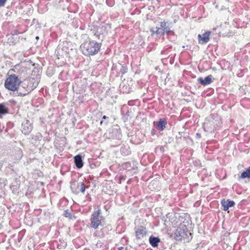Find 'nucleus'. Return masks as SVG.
Returning <instances> with one entry per match:
<instances>
[{"mask_svg": "<svg viewBox=\"0 0 250 250\" xmlns=\"http://www.w3.org/2000/svg\"><path fill=\"white\" fill-rule=\"evenodd\" d=\"M15 34H18L17 32H15Z\"/></svg>", "mask_w": 250, "mask_h": 250, "instance_id": "nucleus-34", "label": "nucleus"}, {"mask_svg": "<svg viewBox=\"0 0 250 250\" xmlns=\"http://www.w3.org/2000/svg\"><path fill=\"white\" fill-rule=\"evenodd\" d=\"M2 131V130L1 129H0V133Z\"/></svg>", "mask_w": 250, "mask_h": 250, "instance_id": "nucleus-33", "label": "nucleus"}, {"mask_svg": "<svg viewBox=\"0 0 250 250\" xmlns=\"http://www.w3.org/2000/svg\"><path fill=\"white\" fill-rule=\"evenodd\" d=\"M21 83V81L15 74L9 76L5 82L4 85L6 88L12 90H17Z\"/></svg>", "mask_w": 250, "mask_h": 250, "instance_id": "nucleus-4", "label": "nucleus"}, {"mask_svg": "<svg viewBox=\"0 0 250 250\" xmlns=\"http://www.w3.org/2000/svg\"><path fill=\"white\" fill-rule=\"evenodd\" d=\"M175 238L179 241L183 239L187 242L189 241L192 237L191 233L188 231L185 225L181 224L176 229L175 232Z\"/></svg>", "mask_w": 250, "mask_h": 250, "instance_id": "nucleus-3", "label": "nucleus"}, {"mask_svg": "<svg viewBox=\"0 0 250 250\" xmlns=\"http://www.w3.org/2000/svg\"><path fill=\"white\" fill-rule=\"evenodd\" d=\"M158 27H156L155 28H152L150 29V32L152 33V34H153L154 33H156L157 34H161L160 33H158L156 32L157 29H158Z\"/></svg>", "mask_w": 250, "mask_h": 250, "instance_id": "nucleus-27", "label": "nucleus"}, {"mask_svg": "<svg viewBox=\"0 0 250 250\" xmlns=\"http://www.w3.org/2000/svg\"><path fill=\"white\" fill-rule=\"evenodd\" d=\"M215 117H217V116L215 114H211L210 116L206 119L204 124V129L205 131L207 132H212L214 130L215 128L214 120Z\"/></svg>", "mask_w": 250, "mask_h": 250, "instance_id": "nucleus-6", "label": "nucleus"}, {"mask_svg": "<svg viewBox=\"0 0 250 250\" xmlns=\"http://www.w3.org/2000/svg\"><path fill=\"white\" fill-rule=\"evenodd\" d=\"M172 47L170 45L166 46L163 50L161 51V54L164 55L166 57H173L175 55V54H172L171 53L172 51Z\"/></svg>", "mask_w": 250, "mask_h": 250, "instance_id": "nucleus-16", "label": "nucleus"}, {"mask_svg": "<svg viewBox=\"0 0 250 250\" xmlns=\"http://www.w3.org/2000/svg\"><path fill=\"white\" fill-rule=\"evenodd\" d=\"M127 68L126 66H125L124 65L122 66V67L120 70V72L122 74H124L127 72Z\"/></svg>", "mask_w": 250, "mask_h": 250, "instance_id": "nucleus-25", "label": "nucleus"}, {"mask_svg": "<svg viewBox=\"0 0 250 250\" xmlns=\"http://www.w3.org/2000/svg\"><path fill=\"white\" fill-rule=\"evenodd\" d=\"M146 229L143 226H139L135 230L136 237L138 239L143 238L146 235Z\"/></svg>", "mask_w": 250, "mask_h": 250, "instance_id": "nucleus-13", "label": "nucleus"}, {"mask_svg": "<svg viewBox=\"0 0 250 250\" xmlns=\"http://www.w3.org/2000/svg\"><path fill=\"white\" fill-rule=\"evenodd\" d=\"M198 81L202 85H206L209 84L212 82V76L208 75L205 77V79H203L201 77L199 78L198 79Z\"/></svg>", "mask_w": 250, "mask_h": 250, "instance_id": "nucleus-17", "label": "nucleus"}, {"mask_svg": "<svg viewBox=\"0 0 250 250\" xmlns=\"http://www.w3.org/2000/svg\"><path fill=\"white\" fill-rule=\"evenodd\" d=\"M221 203L225 211L228 210L229 207H233L235 205V202L233 201H231L229 199L227 200L225 199L222 200Z\"/></svg>", "mask_w": 250, "mask_h": 250, "instance_id": "nucleus-15", "label": "nucleus"}, {"mask_svg": "<svg viewBox=\"0 0 250 250\" xmlns=\"http://www.w3.org/2000/svg\"><path fill=\"white\" fill-rule=\"evenodd\" d=\"M42 136L41 133H37L32 138L33 143L35 145H38L40 141L42 139Z\"/></svg>", "mask_w": 250, "mask_h": 250, "instance_id": "nucleus-20", "label": "nucleus"}, {"mask_svg": "<svg viewBox=\"0 0 250 250\" xmlns=\"http://www.w3.org/2000/svg\"><path fill=\"white\" fill-rule=\"evenodd\" d=\"M170 28L167 25V23L165 21L161 22L160 27L157 29L156 32L158 33H160L161 35L166 33H168L170 32Z\"/></svg>", "mask_w": 250, "mask_h": 250, "instance_id": "nucleus-12", "label": "nucleus"}, {"mask_svg": "<svg viewBox=\"0 0 250 250\" xmlns=\"http://www.w3.org/2000/svg\"><path fill=\"white\" fill-rule=\"evenodd\" d=\"M101 214V210L98 209L96 211H94L90 219L91 220V227L95 229H97L100 226H102V222L100 218Z\"/></svg>", "mask_w": 250, "mask_h": 250, "instance_id": "nucleus-5", "label": "nucleus"}, {"mask_svg": "<svg viewBox=\"0 0 250 250\" xmlns=\"http://www.w3.org/2000/svg\"><path fill=\"white\" fill-rule=\"evenodd\" d=\"M210 31H207L202 35L199 34L198 35V42L199 43L205 44L209 40V36L210 35Z\"/></svg>", "mask_w": 250, "mask_h": 250, "instance_id": "nucleus-11", "label": "nucleus"}, {"mask_svg": "<svg viewBox=\"0 0 250 250\" xmlns=\"http://www.w3.org/2000/svg\"><path fill=\"white\" fill-rule=\"evenodd\" d=\"M123 168L124 169L129 170L131 169V166L129 162H126L123 164Z\"/></svg>", "mask_w": 250, "mask_h": 250, "instance_id": "nucleus-24", "label": "nucleus"}, {"mask_svg": "<svg viewBox=\"0 0 250 250\" xmlns=\"http://www.w3.org/2000/svg\"><path fill=\"white\" fill-rule=\"evenodd\" d=\"M33 129L32 122L29 120L24 121L21 125V130L23 134H28Z\"/></svg>", "mask_w": 250, "mask_h": 250, "instance_id": "nucleus-8", "label": "nucleus"}, {"mask_svg": "<svg viewBox=\"0 0 250 250\" xmlns=\"http://www.w3.org/2000/svg\"><path fill=\"white\" fill-rule=\"evenodd\" d=\"M15 34H18L17 32H15Z\"/></svg>", "mask_w": 250, "mask_h": 250, "instance_id": "nucleus-35", "label": "nucleus"}, {"mask_svg": "<svg viewBox=\"0 0 250 250\" xmlns=\"http://www.w3.org/2000/svg\"><path fill=\"white\" fill-rule=\"evenodd\" d=\"M8 112V108L4 103L0 104V114H5Z\"/></svg>", "mask_w": 250, "mask_h": 250, "instance_id": "nucleus-22", "label": "nucleus"}, {"mask_svg": "<svg viewBox=\"0 0 250 250\" xmlns=\"http://www.w3.org/2000/svg\"><path fill=\"white\" fill-rule=\"evenodd\" d=\"M95 36H97V37H99V39H100V35H98L97 33H95Z\"/></svg>", "mask_w": 250, "mask_h": 250, "instance_id": "nucleus-31", "label": "nucleus"}, {"mask_svg": "<svg viewBox=\"0 0 250 250\" xmlns=\"http://www.w3.org/2000/svg\"><path fill=\"white\" fill-rule=\"evenodd\" d=\"M106 3L109 6H112L114 5V1L113 0H106Z\"/></svg>", "mask_w": 250, "mask_h": 250, "instance_id": "nucleus-26", "label": "nucleus"}, {"mask_svg": "<svg viewBox=\"0 0 250 250\" xmlns=\"http://www.w3.org/2000/svg\"><path fill=\"white\" fill-rule=\"evenodd\" d=\"M101 47V43L90 40H86L83 43L81 48L83 54L86 56L94 55L97 54Z\"/></svg>", "mask_w": 250, "mask_h": 250, "instance_id": "nucleus-2", "label": "nucleus"}, {"mask_svg": "<svg viewBox=\"0 0 250 250\" xmlns=\"http://www.w3.org/2000/svg\"><path fill=\"white\" fill-rule=\"evenodd\" d=\"M107 118H108V117H106V116H105V115H104V116L103 117V118H102V119H107Z\"/></svg>", "mask_w": 250, "mask_h": 250, "instance_id": "nucleus-30", "label": "nucleus"}, {"mask_svg": "<svg viewBox=\"0 0 250 250\" xmlns=\"http://www.w3.org/2000/svg\"><path fill=\"white\" fill-rule=\"evenodd\" d=\"M112 136L117 139L120 140L122 138V135L121 129L118 125H115L112 129Z\"/></svg>", "mask_w": 250, "mask_h": 250, "instance_id": "nucleus-14", "label": "nucleus"}, {"mask_svg": "<svg viewBox=\"0 0 250 250\" xmlns=\"http://www.w3.org/2000/svg\"><path fill=\"white\" fill-rule=\"evenodd\" d=\"M10 188L14 194H16L19 192V186L18 185H12L10 186Z\"/></svg>", "mask_w": 250, "mask_h": 250, "instance_id": "nucleus-23", "label": "nucleus"}, {"mask_svg": "<svg viewBox=\"0 0 250 250\" xmlns=\"http://www.w3.org/2000/svg\"><path fill=\"white\" fill-rule=\"evenodd\" d=\"M7 0H0V7L3 6L5 5Z\"/></svg>", "mask_w": 250, "mask_h": 250, "instance_id": "nucleus-28", "label": "nucleus"}, {"mask_svg": "<svg viewBox=\"0 0 250 250\" xmlns=\"http://www.w3.org/2000/svg\"><path fill=\"white\" fill-rule=\"evenodd\" d=\"M40 79V76L38 75L35 78H28L21 82L20 91L18 95L25 96L31 92L38 85Z\"/></svg>", "mask_w": 250, "mask_h": 250, "instance_id": "nucleus-1", "label": "nucleus"}, {"mask_svg": "<svg viewBox=\"0 0 250 250\" xmlns=\"http://www.w3.org/2000/svg\"><path fill=\"white\" fill-rule=\"evenodd\" d=\"M74 162L76 167L78 168H81L83 165L82 156L80 155H77L74 158Z\"/></svg>", "mask_w": 250, "mask_h": 250, "instance_id": "nucleus-19", "label": "nucleus"}, {"mask_svg": "<svg viewBox=\"0 0 250 250\" xmlns=\"http://www.w3.org/2000/svg\"><path fill=\"white\" fill-rule=\"evenodd\" d=\"M70 188L72 192L76 194H78L80 192L84 193L85 190V186L83 182H72Z\"/></svg>", "mask_w": 250, "mask_h": 250, "instance_id": "nucleus-7", "label": "nucleus"}, {"mask_svg": "<svg viewBox=\"0 0 250 250\" xmlns=\"http://www.w3.org/2000/svg\"><path fill=\"white\" fill-rule=\"evenodd\" d=\"M133 82L132 80L130 81H123L120 86V90L123 93H128L132 90V84Z\"/></svg>", "mask_w": 250, "mask_h": 250, "instance_id": "nucleus-9", "label": "nucleus"}, {"mask_svg": "<svg viewBox=\"0 0 250 250\" xmlns=\"http://www.w3.org/2000/svg\"><path fill=\"white\" fill-rule=\"evenodd\" d=\"M65 216L67 217H70L71 216V213L67 211V210L65 211Z\"/></svg>", "mask_w": 250, "mask_h": 250, "instance_id": "nucleus-29", "label": "nucleus"}, {"mask_svg": "<svg viewBox=\"0 0 250 250\" xmlns=\"http://www.w3.org/2000/svg\"><path fill=\"white\" fill-rule=\"evenodd\" d=\"M167 124V122L165 118H160L158 122H154V125L156 128L159 131L164 130Z\"/></svg>", "mask_w": 250, "mask_h": 250, "instance_id": "nucleus-10", "label": "nucleus"}, {"mask_svg": "<svg viewBox=\"0 0 250 250\" xmlns=\"http://www.w3.org/2000/svg\"><path fill=\"white\" fill-rule=\"evenodd\" d=\"M39 39V37L38 36H37V37H36V40H38Z\"/></svg>", "mask_w": 250, "mask_h": 250, "instance_id": "nucleus-32", "label": "nucleus"}, {"mask_svg": "<svg viewBox=\"0 0 250 250\" xmlns=\"http://www.w3.org/2000/svg\"><path fill=\"white\" fill-rule=\"evenodd\" d=\"M246 178H250V167H248L246 171H243L240 176V179Z\"/></svg>", "mask_w": 250, "mask_h": 250, "instance_id": "nucleus-21", "label": "nucleus"}, {"mask_svg": "<svg viewBox=\"0 0 250 250\" xmlns=\"http://www.w3.org/2000/svg\"><path fill=\"white\" fill-rule=\"evenodd\" d=\"M160 239L158 237L150 236L149 238V242L151 246L153 248L157 247L158 243L160 242Z\"/></svg>", "mask_w": 250, "mask_h": 250, "instance_id": "nucleus-18", "label": "nucleus"}]
</instances>
